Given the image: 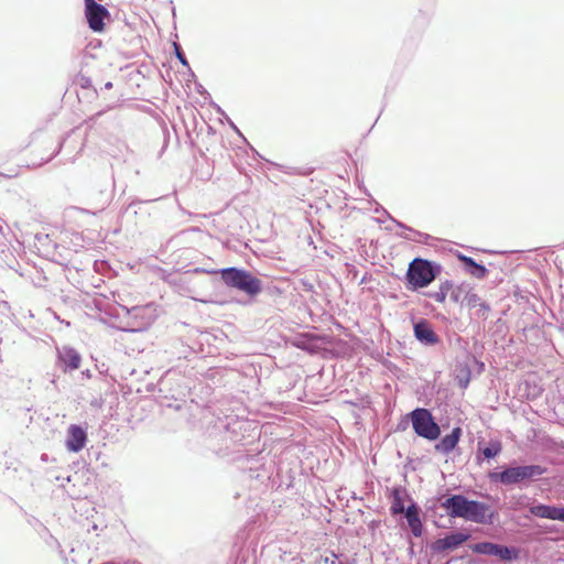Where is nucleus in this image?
<instances>
[{
  "mask_svg": "<svg viewBox=\"0 0 564 564\" xmlns=\"http://www.w3.org/2000/svg\"><path fill=\"white\" fill-rule=\"evenodd\" d=\"M440 506L449 518H462L478 524L491 525L498 512L486 502L469 499L464 494H440Z\"/></svg>",
  "mask_w": 564,
  "mask_h": 564,
  "instance_id": "f257e3e1",
  "label": "nucleus"
},
{
  "mask_svg": "<svg viewBox=\"0 0 564 564\" xmlns=\"http://www.w3.org/2000/svg\"><path fill=\"white\" fill-rule=\"evenodd\" d=\"M546 470L538 464L520 465L513 460L488 471L487 477L491 484L523 489L539 480Z\"/></svg>",
  "mask_w": 564,
  "mask_h": 564,
  "instance_id": "f03ea898",
  "label": "nucleus"
},
{
  "mask_svg": "<svg viewBox=\"0 0 564 564\" xmlns=\"http://www.w3.org/2000/svg\"><path fill=\"white\" fill-rule=\"evenodd\" d=\"M196 272L219 274L221 281L229 288L235 289L251 299L257 297L263 291V282L252 272L238 267H228L218 270L195 269Z\"/></svg>",
  "mask_w": 564,
  "mask_h": 564,
  "instance_id": "7ed1b4c3",
  "label": "nucleus"
},
{
  "mask_svg": "<svg viewBox=\"0 0 564 564\" xmlns=\"http://www.w3.org/2000/svg\"><path fill=\"white\" fill-rule=\"evenodd\" d=\"M443 267L436 262L421 257H415L409 262L403 276L405 289L417 292L427 288L442 273Z\"/></svg>",
  "mask_w": 564,
  "mask_h": 564,
  "instance_id": "20e7f679",
  "label": "nucleus"
},
{
  "mask_svg": "<svg viewBox=\"0 0 564 564\" xmlns=\"http://www.w3.org/2000/svg\"><path fill=\"white\" fill-rule=\"evenodd\" d=\"M159 398L162 404L172 408L174 402H183L191 391V381L181 371L175 369L167 370L156 383ZM176 410L181 409V404L174 405Z\"/></svg>",
  "mask_w": 564,
  "mask_h": 564,
  "instance_id": "39448f33",
  "label": "nucleus"
},
{
  "mask_svg": "<svg viewBox=\"0 0 564 564\" xmlns=\"http://www.w3.org/2000/svg\"><path fill=\"white\" fill-rule=\"evenodd\" d=\"M409 415L412 420V429L419 437L430 442L440 438L441 427L430 409L417 406L410 411Z\"/></svg>",
  "mask_w": 564,
  "mask_h": 564,
  "instance_id": "423d86ee",
  "label": "nucleus"
},
{
  "mask_svg": "<svg viewBox=\"0 0 564 564\" xmlns=\"http://www.w3.org/2000/svg\"><path fill=\"white\" fill-rule=\"evenodd\" d=\"M469 550L479 555L495 556L505 563H512L520 557V549L514 545H505L491 541H482L468 545Z\"/></svg>",
  "mask_w": 564,
  "mask_h": 564,
  "instance_id": "0eeeda50",
  "label": "nucleus"
},
{
  "mask_svg": "<svg viewBox=\"0 0 564 564\" xmlns=\"http://www.w3.org/2000/svg\"><path fill=\"white\" fill-rule=\"evenodd\" d=\"M470 539L471 534L469 532L451 531L443 538H438L432 542L430 549L433 554H444L456 551Z\"/></svg>",
  "mask_w": 564,
  "mask_h": 564,
  "instance_id": "6e6552de",
  "label": "nucleus"
},
{
  "mask_svg": "<svg viewBox=\"0 0 564 564\" xmlns=\"http://www.w3.org/2000/svg\"><path fill=\"white\" fill-rule=\"evenodd\" d=\"M413 336L425 347H435L442 344L441 337L436 334L433 324L424 318H412Z\"/></svg>",
  "mask_w": 564,
  "mask_h": 564,
  "instance_id": "1a4fd4ad",
  "label": "nucleus"
},
{
  "mask_svg": "<svg viewBox=\"0 0 564 564\" xmlns=\"http://www.w3.org/2000/svg\"><path fill=\"white\" fill-rule=\"evenodd\" d=\"M85 4V18L90 30L94 32H102L106 26V19L109 18L110 13L108 9L97 3L96 0H84Z\"/></svg>",
  "mask_w": 564,
  "mask_h": 564,
  "instance_id": "9d476101",
  "label": "nucleus"
},
{
  "mask_svg": "<svg viewBox=\"0 0 564 564\" xmlns=\"http://www.w3.org/2000/svg\"><path fill=\"white\" fill-rule=\"evenodd\" d=\"M56 366L64 372L69 373L77 370L82 364L80 354L70 346H63L56 351Z\"/></svg>",
  "mask_w": 564,
  "mask_h": 564,
  "instance_id": "9b49d317",
  "label": "nucleus"
},
{
  "mask_svg": "<svg viewBox=\"0 0 564 564\" xmlns=\"http://www.w3.org/2000/svg\"><path fill=\"white\" fill-rule=\"evenodd\" d=\"M88 442L87 426L70 424L66 431L65 447L70 453L80 452Z\"/></svg>",
  "mask_w": 564,
  "mask_h": 564,
  "instance_id": "f8f14e48",
  "label": "nucleus"
},
{
  "mask_svg": "<svg viewBox=\"0 0 564 564\" xmlns=\"http://www.w3.org/2000/svg\"><path fill=\"white\" fill-rule=\"evenodd\" d=\"M529 511L532 516L540 519L562 521L564 506L535 502L529 507Z\"/></svg>",
  "mask_w": 564,
  "mask_h": 564,
  "instance_id": "ddd939ff",
  "label": "nucleus"
},
{
  "mask_svg": "<svg viewBox=\"0 0 564 564\" xmlns=\"http://www.w3.org/2000/svg\"><path fill=\"white\" fill-rule=\"evenodd\" d=\"M463 436V429L460 426H455L451 433L440 436L438 442L434 445L435 452L442 455H448L455 451L458 446V443Z\"/></svg>",
  "mask_w": 564,
  "mask_h": 564,
  "instance_id": "4468645a",
  "label": "nucleus"
},
{
  "mask_svg": "<svg viewBox=\"0 0 564 564\" xmlns=\"http://www.w3.org/2000/svg\"><path fill=\"white\" fill-rule=\"evenodd\" d=\"M405 516L408 525L411 530V533L415 538H420L423 534V523L420 517L421 508L420 506L412 499H410V503L404 511L402 512Z\"/></svg>",
  "mask_w": 564,
  "mask_h": 564,
  "instance_id": "2eb2a0df",
  "label": "nucleus"
},
{
  "mask_svg": "<svg viewBox=\"0 0 564 564\" xmlns=\"http://www.w3.org/2000/svg\"><path fill=\"white\" fill-rule=\"evenodd\" d=\"M456 258L467 274L479 280H482L488 275V269L482 263L477 262L473 257L457 252Z\"/></svg>",
  "mask_w": 564,
  "mask_h": 564,
  "instance_id": "dca6fc26",
  "label": "nucleus"
},
{
  "mask_svg": "<svg viewBox=\"0 0 564 564\" xmlns=\"http://www.w3.org/2000/svg\"><path fill=\"white\" fill-rule=\"evenodd\" d=\"M26 522L32 527L39 536L48 546H59L58 540L50 532V530L34 516H29Z\"/></svg>",
  "mask_w": 564,
  "mask_h": 564,
  "instance_id": "f3484780",
  "label": "nucleus"
},
{
  "mask_svg": "<svg viewBox=\"0 0 564 564\" xmlns=\"http://www.w3.org/2000/svg\"><path fill=\"white\" fill-rule=\"evenodd\" d=\"M440 499L441 498H440V494H438L436 497L429 499L426 501V503L424 506L425 517L427 519H431L435 527L447 528V525L440 522V520L446 516L445 513H438V509L441 508Z\"/></svg>",
  "mask_w": 564,
  "mask_h": 564,
  "instance_id": "a211bd4d",
  "label": "nucleus"
},
{
  "mask_svg": "<svg viewBox=\"0 0 564 564\" xmlns=\"http://www.w3.org/2000/svg\"><path fill=\"white\" fill-rule=\"evenodd\" d=\"M404 495H406V489L402 486H394L391 489L390 497L392 498L390 506L391 516L401 514L404 511Z\"/></svg>",
  "mask_w": 564,
  "mask_h": 564,
  "instance_id": "6ab92c4d",
  "label": "nucleus"
},
{
  "mask_svg": "<svg viewBox=\"0 0 564 564\" xmlns=\"http://www.w3.org/2000/svg\"><path fill=\"white\" fill-rule=\"evenodd\" d=\"M452 289L453 281L445 280L440 283L438 291H426L422 294L426 297L435 300L438 303H444Z\"/></svg>",
  "mask_w": 564,
  "mask_h": 564,
  "instance_id": "aec40b11",
  "label": "nucleus"
},
{
  "mask_svg": "<svg viewBox=\"0 0 564 564\" xmlns=\"http://www.w3.org/2000/svg\"><path fill=\"white\" fill-rule=\"evenodd\" d=\"M316 340H317V337L315 335L310 334V333H304V334H301L296 338V340L293 343V346H295L296 348H299L301 350H304L307 352H313L316 347Z\"/></svg>",
  "mask_w": 564,
  "mask_h": 564,
  "instance_id": "412c9836",
  "label": "nucleus"
},
{
  "mask_svg": "<svg viewBox=\"0 0 564 564\" xmlns=\"http://www.w3.org/2000/svg\"><path fill=\"white\" fill-rule=\"evenodd\" d=\"M471 284L470 283H467V282H463L458 285H455L453 283V289L449 291V299L453 303H460L462 304V301H463V297L465 296V294L468 293L469 289H470Z\"/></svg>",
  "mask_w": 564,
  "mask_h": 564,
  "instance_id": "4be33fe9",
  "label": "nucleus"
},
{
  "mask_svg": "<svg viewBox=\"0 0 564 564\" xmlns=\"http://www.w3.org/2000/svg\"><path fill=\"white\" fill-rule=\"evenodd\" d=\"M502 451V445L499 441H489V443L480 449L484 458L494 459L496 458Z\"/></svg>",
  "mask_w": 564,
  "mask_h": 564,
  "instance_id": "5701e85b",
  "label": "nucleus"
},
{
  "mask_svg": "<svg viewBox=\"0 0 564 564\" xmlns=\"http://www.w3.org/2000/svg\"><path fill=\"white\" fill-rule=\"evenodd\" d=\"M173 52H174V55L175 57L178 59V62L185 66L188 70V75L192 77V78H195V73L192 70L189 64H188V61L185 56V53L182 48V46L177 43V42H174L173 43Z\"/></svg>",
  "mask_w": 564,
  "mask_h": 564,
  "instance_id": "b1692460",
  "label": "nucleus"
},
{
  "mask_svg": "<svg viewBox=\"0 0 564 564\" xmlns=\"http://www.w3.org/2000/svg\"><path fill=\"white\" fill-rule=\"evenodd\" d=\"M482 303L481 297L473 292V286H470L469 291L463 297L462 305H466L468 308H476Z\"/></svg>",
  "mask_w": 564,
  "mask_h": 564,
  "instance_id": "393cba45",
  "label": "nucleus"
},
{
  "mask_svg": "<svg viewBox=\"0 0 564 564\" xmlns=\"http://www.w3.org/2000/svg\"><path fill=\"white\" fill-rule=\"evenodd\" d=\"M159 198H152V199H140L138 197H134L130 200V203H128L123 208H122V213H128L130 212L131 209L133 215L137 216L139 214V210H137L134 207L140 205V204H147V203H152V202H155L158 200Z\"/></svg>",
  "mask_w": 564,
  "mask_h": 564,
  "instance_id": "a878e982",
  "label": "nucleus"
},
{
  "mask_svg": "<svg viewBox=\"0 0 564 564\" xmlns=\"http://www.w3.org/2000/svg\"><path fill=\"white\" fill-rule=\"evenodd\" d=\"M471 371L466 367L459 376H457V384L462 389H466L470 382Z\"/></svg>",
  "mask_w": 564,
  "mask_h": 564,
  "instance_id": "bb28decb",
  "label": "nucleus"
},
{
  "mask_svg": "<svg viewBox=\"0 0 564 564\" xmlns=\"http://www.w3.org/2000/svg\"><path fill=\"white\" fill-rule=\"evenodd\" d=\"M491 311V306L486 301H482V303L477 306V310L475 312V315L477 318H481L486 321L488 318L489 312Z\"/></svg>",
  "mask_w": 564,
  "mask_h": 564,
  "instance_id": "cd10ccee",
  "label": "nucleus"
},
{
  "mask_svg": "<svg viewBox=\"0 0 564 564\" xmlns=\"http://www.w3.org/2000/svg\"><path fill=\"white\" fill-rule=\"evenodd\" d=\"M410 424L412 425V420L410 419V415L408 413V414L401 416V419L397 423L394 432H404L409 429Z\"/></svg>",
  "mask_w": 564,
  "mask_h": 564,
  "instance_id": "c85d7f7f",
  "label": "nucleus"
},
{
  "mask_svg": "<svg viewBox=\"0 0 564 564\" xmlns=\"http://www.w3.org/2000/svg\"><path fill=\"white\" fill-rule=\"evenodd\" d=\"M383 214L387 216V218L389 220H391L397 227L401 228V229H404V230H408L411 232L412 230V227H409L408 225H405L404 223L398 220L397 218H394L391 214H389L388 210H383Z\"/></svg>",
  "mask_w": 564,
  "mask_h": 564,
  "instance_id": "c756f323",
  "label": "nucleus"
},
{
  "mask_svg": "<svg viewBox=\"0 0 564 564\" xmlns=\"http://www.w3.org/2000/svg\"><path fill=\"white\" fill-rule=\"evenodd\" d=\"M122 308L126 311L128 316L133 317V318H138L144 312V308L141 306H133L131 308H127L126 306H122Z\"/></svg>",
  "mask_w": 564,
  "mask_h": 564,
  "instance_id": "7c9ffc66",
  "label": "nucleus"
},
{
  "mask_svg": "<svg viewBox=\"0 0 564 564\" xmlns=\"http://www.w3.org/2000/svg\"><path fill=\"white\" fill-rule=\"evenodd\" d=\"M104 113H105V110L97 111L96 113H94L93 116L87 118L84 121V124H86L88 127V129H91L96 124L98 118L101 117Z\"/></svg>",
  "mask_w": 564,
  "mask_h": 564,
  "instance_id": "2f4dec72",
  "label": "nucleus"
},
{
  "mask_svg": "<svg viewBox=\"0 0 564 564\" xmlns=\"http://www.w3.org/2000/svg\"><path fill=\"white\" fill-rule=\"evenodd\" d=\"M195 90L197 94L204 97V99H210V94L206 90V88L200 84H195Z\"/></svg>",
  "mask_w": 564,
  "mask_h": 564,
  "instance_id": "473e14b6",
  "label": "nucleus"
},
{
  "mask_svg": "<svg viewBox=\"0 0 564 564\" xmlns=\"http://www.w3.org/2000/svg\"><path fill=\"white\" fill-rule=\"evenodd\" d=\"M69 133L70 132H68L65 137H63L59 140L57 149L54 151V153L48 159L45 160V163L50 162L55 155H57L59 153V151L62 150L64 142H65L66 138L69 135Z\"/></svg>",
  "mask_w": 564,
  "mask_h": 564,
  "instance_id": "72a5a7b5",
  "label": "nucleus"
},
{
  "mask_svg": "<svg viewBox=\"0 0 564 564\" xmlns=\"http://www.w3.org/2000/svg\"><path fill=\"white\" fill-rule=\"evenodd\" d=\"M411 232L414 235V237H410V236H408V235H402V234H401V235H399V236H400V237H402V238H404V239H406V240H411V241H412V239H422L421 237H422V236H423V234H424V232H421V231L415 230V229H413V228H412Z\"/></svg>",
  "mask_w": 564,
  "mask_h": 564,
  "instance_id": "f704fd0d",
  "label": "nucleus"
},
{
  "mask_svg": "<svg viewBox=\"0 0 564 564\" xmlns=\"http://www.w3.org/2000/svg\"><path fill=\"white\" fill-rule=\"evenodd\" d=\"M422 239H412V241L414 242H420V243H425V245H430V241L432 239H434L431 235L429 234H423V236L421 237Z\"/></svg>",
  "mask_w": 564,
  "mask_h": 564,
  "instance_id": "c9c22d12",
  "label": "nucleus"
},
{
  "mask_svg": "<svg viewBox=\"0 0 564 564\" xmlns=\"http://www.w3.org/2000/svg\"><path fill=\"white\" fill-rule=\"evenodd\" d=\"M80 86L83 88H90L93 86V82L89 77L82 76L80 77Z\"/></svg>",
  "mask_w": 564,
  "mask_h": 564,
  "instance_id": "e433bc0d",
  "label": "nucleus"
},
{
  "mask_svg": "<svg viewBox=\"0 0 564 564\" xmlns=\"http://www.w3.org/2000/svg\"><path fill=\"white\" fill-rule=\"evenodd\" d=\"M227 121H228V124L230 126V128L239 135L241 137L243 140L245 137L242 135V133L240 132V130L237 128V126L232 122V120L230 118L227 117Z\"/></svg>",
  "mask_w": 564,
  "mask_h": 564,
  "instance_id": "4c0bfd02",
  "label": "nucleus"
},
{
  "mask_svg": "<svg viewBox=\"0 0 564 564\" xmlns=\"http://www.w3.org/2000/svg\"><path fill=\"white\" fill-rule=\"evenodd\" d=\"M210 106L216 110L217 113L225 115L224 110L220 108L219 105L215 104L214 101H210Z\"/></svg>",
  "mask_w": 564,
  "mask_h": 564,
  "instance_id": "58836bf2",
  "label": "nucleus"
},
{
  "mask_svg": "<svg viewBox=\"0 0 564 564\" xmlns=\"http://www.w3.org/2000/svg\"><path fill=\"white\" fill-rule=\"evenodd\" d=\"M102 402H104V401H102V399H95V400H93V401L90 402V404H91L93 406H98V408H100V406H101V404H102Z\"/></svg>",
  "mask_w": 564,
  "mask_h": 564,
  "instance_id": "ea45409f",
  "label": "nucleus"
},
{
  "mask_svg": "<svg viewBox=\"0 0 564 564\" xmlns=\"http://www.w3.org/2000/svg\"><path fill=\"white\" fill-rule=\"evenodd\" d=\"M333 556H334L335 558H337V555L333 554ZM325 562H326V564H338V563L336 562V560H332V561H329V558H328V557H326V558H325Z\"/></svg>",
  "mask_w": 564,
  "mask_h": 564,
  "instance_id": "a19ab883",
  "label": "nucleus"
},
{
  "mask_svg": "<svg viewBox=\"0 0 564 564\" xmlns=\"http://www.w3.org/2000/svg\"><path fill=\"white\" fill-rule=\"evenodd\" d=\"M82 376L85 377V378H90L91 377V372L90 370H85V371H82Z\"/></svg>",
  "mask_w": 564,
  "mask_h": 564,
  "instance_id": "79ce46f5",
  "label": "nucleus"
},
{
  "mask_svg": "<svg viewBox=\"0 0 564 564\" xmlns=\"http://www.w3.org/2000/svg\"><path fill=\"white\" fill-rule=\"evenodd\" d=\"M112 86H113V85H112V83H111V82H107V83H105V85H104V89H107V90H108V89H111V88H112Z\"/></svg>",
  "mask_w": 564,
  "mask_h": 564,
  "instance_id": "37998d69",
  "label": "nucleus"
},
{
  "mask_svg": "<svg viewBox=\"0 0 564 564\" xmlns=\"http://www.w3.org/2000/svg\"><path fill=\"white\" fill-rule=\"evenodd\" d=\"M383 210H386V209H384L382 206H379L378 208H376V210H375V212H376V213H379V212H382V213H383Z\"/></svg>",
  "mask_w": 564,
  "mask_h": 564,
  "instance_id": "c03bdc74",
  "label": "nucleus"
},
{
  "mask_svg": "<svg viewBox=\"0 0 564 564\" xmlns=\"http://www.w3.org/2000/svg\"><path fill=\"white\" fill-rule=\"evenodd\" d=\"M172 15L174 19L176 18V9L174 7L172 8Z\"/></svg>",
  "mask_w": 564,
  "mask_h": 564,
  "instance_id": "a18cd8bd",
  "label": "nucleus"
}]
</instances>
